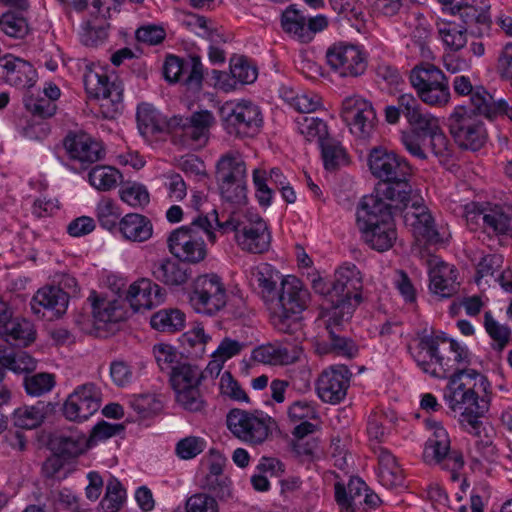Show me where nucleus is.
Here are the masks:
<instances>
[{"mask_svg": "<svg viewBox=\"0 0 512 512\" xmlns=\"http://www.w3.org/2000/svg\"><path fill=\"white\" fill-rule=\"evenodd\" d=\"M411 355L418 367L432 377L448 382L444 393L474 390L488 394L490 383L486 376L475 369L466 368L471 363V354L466 346L453 339L439 336H423L411 348Z\"/></svg>", "mask_w": 512, "mask_h": 512, "instance_id": "nucleus-1", "label": "nucleus"}, {"mask_svg": "<svg viewBox=\"0 0 512 512\" xmlns=\"http://www.w3.org/2000/svg\"><path fill=\"white\" fill-rule=\"evenodd\" d=\"M409 202L396 205L379 196H364L357 209V226L361 238L372 249L384 252L393 247L397 231L393 216L408 207Z\"/></svg>", "mask_w": 512, "mask_h": 512, "instance_id": "nucleus-2", "label": "nucleus"}, {"mask_svg": "<svg viewBox=\"0 0 512 512\" xmlns=\"http://www.w3.org/2000/svg\"><path fill=\"white\" fill-rule=\"evenodd\" d=\"M369 169L373 176L384 183L379 184L370 196L396 201V205L409 202L412 187L408 182L411 166L408 161L383 147H374L368 156Z\"/></svg>", "mask_w": 512, "mask_h": 512, "instance_id": "nucleus-3", "label": "nucleus"}, {"mask_svg": "<svg viewBox=\"0 0 512 512\" xmlns=\"http://www.w3.org/2000/svg\"><path fill=\"white\" fill-rule=\"evenodd\" d=\"M309 301L310 293L302 282L294 276L285 277L282 289L268 306L274 328L286 334H295L296 340L302 338L301 314Z\"/></svg>", "mask_w": 512, "mask_h": 512, "instance_id": "nucleus-4", "label": "nucleus"}, {"mask_svg": "<svg viewBox=\"0 0 512 512\" xmlns=\"http://www.w3.org/2000/svg\"><path fill=\"white\" fill-rule=\"evenodd\" d=\"M213 222V218L208 215H199L190 224L173 230L167 238L169 252L183 263L202 262L207 256L203 236L206 235L211 243H215L217 239Z\"/></svg>", "mask_w": 512, "mask_h": 512, "instance_id": "nucleus-5", "label": "nucleus"}, {"mask_svg": "<svg viewBox=\"0 0 512 512\" xmlns=\"http://www.w3.org/2000/svg\"><path fill=\"white\" fill-rule=\"evenodd\" d=\"M211 216L219 229L235 233V241L241 250L252 254H262L269 250L271 232L265 220L257 213L232 212L221 222L217 211L213 209Z\"/></svg>", "mask_w": 512, "mask_h": 512, "instance_id": "nucleus-6", "label": "nucleus"}, {"mask_svg": "<svg viewBox=\"0 0 512 512\" xmlns=\"http://www.w3.org/2000/svg\"><path fill=\"white\" fill-rule=\"evenodd\" d=\"M362 279L354 264L341 266L335 272L331 293L336 295L337 305L328 309L329 323L340 324L348 321L361 300Z\"/></svg>", "mask_w": 512, "mask_h": 512, "instance_id": "nucleus-7", "label": "nucleus"}, {"mask_svg": "<svg viewBox=\"0 0 512 512\" xmlns=\"http://www.w3.org/2000/svg\"><path fill=\"white\" fill-rule=\"evenodd\" d=\"M226 423L236 438L254 446L264 443L275 427L274 419L259 409H231L227 414Z\"/></svg>", "mask_w": 512, "mask_h": 512, "instance_id": "nucleus-8", "label": "nucleus"}, {"mask_svg": "<svg viewBox=\"0 0 512 512\" xmlns=\"http://www.w3.org/2000/svg\"><path fill=\"white\" fill-rule=\"evenodd\" d=\"M204 379V372L189 363H178L170 372V383L175 394V401L183 409L198 412L204 407L200 384Z\"/></svg>", "mask_w": 512, "mask_h": 512, "instance_id": "nucleus-9", "label": "nucleus"}, {"mask_svg": "<svg viewBox=\"0 0 512 512\" xmlns=\"http://www.w3.org/2000/svg\"><path fill=\"white\" fill-rule=\"evenodd\" d=\"M90 98L99 101L100 114L105 119H114L123 109V87L121 83L109 81L102 70L88 68L83 77Z\"/></svg>", "mask_w": 512, "mask_h": 512, "instance_id": "nucleus-10", "label": "nucleus"}, {"mask_svg": "<svg viewBox=\"0 0 512 512\" xmlns=\"http://www.w3.org/2000/svg\"><path fill=\"white\" fill-rule=\"evenodd\" d=\"M410 82L419 98L429 105H445L449 102L448 80L443 72L431 63L416 65L410 72Z\"/></svg>", "mask_w": 512, "mask_h": 512, "instance_id": "nucleus-11", "label": "nucleus"}, {"mask_svg": "<svg viewBox=\"0 0 512 512\" xmlns=\"http://www.w3.org/2000/svg\"><path fill=\"white\" fill-rule=\"evenodd\" d=\"M189 300L196 312L214 315L225 307L227 295L217 275H202L194 281Z\"/></svg>", "mask_w": 512, "mask_h": 512, "instance_id": "nucleus-12", "label": "nucleus"}, {"mask_svg": "<svg viewBox=\"0 0 512 512\" xmlns=\"http://www.w3.org/2000/svg\"><path fill=\"white\" fill-rule=\"evenodd\" d=\"M424 460L428 464H437L442 469L451 473V479L457 480V472L463 467L464 460L462 454L457 450L450 449V439L447 431L437 426L432 436L426 442L423 454Z\"/></svg>", "mask_w": 512, "mask_h": 512, "instance_id": "nucleus-13", "label": "nucleus"}, {"mask_svg": "<svg viewBox=\"0 0 512 512\" xmlns=\"http://www.w3.org/2000/svg\"><path fill=\"white\" fill-rule=\"evenodd\" d=\"M63 145L69 158L79 162L83 168L103 160L106 154L103 142L84 130L70 131Z\"/></svg>", "mask_w": 512, "mask_h": 512, "instance_id": "nucleus-14", "label": "nucleus"}, {"mask_svg": "<svg viewBox=\"0 0 512 512\" xmlns=\"http://www.w3.org/2000/svg\"><path fill=\"white\" fill-rule=\"evenodd\" d=\"M351 377V371L343 364L324 369L316 381L318 397L325 403L339 404L347 395Z\"/></svg>", "mask_w": 512, "mask_h": 512, "instance_id": "nucleus-15", "label": "nucleus"}, {"mask_svg": "<svg viewBox=\"0 0 512 512\" xmlns=\"http://www.w3.org/2000/svg\"><path fill=\"white\" fill-rule=\"evenodd\" d=\"M327 62L342 77H356L364 73L367 67L362 50L352 44L337 43L328 48Z\"/></svg>", "mask_w": 512, "mask_h": 512, "instance_id": "nucleus-16", "label": "nucleus"}, {"mask_svg": "<svg viewBox=\"0 0 512 512\" xmlns=\"http://www.w3.org/2000/svg\"><path fill=\"white\" fill-rule=\"evenodd\" d=\"M100 391L93 383L78 386L64 403L63 412L70 421L82 422L100 408Z\"/></svg>", "mask_w": 512, "mask_h": 512, "instance_id": "nucleus-17", "label": "nucleus"}, {"mask_svg": "<svg viewBox=\"0 0 512 512\" xmlns=\"http://www.w3.org/2000/svg\"><path fill=\"white\" fill-rule=\"evenodd\" d=\"M163 74L170 83H175L183 78L184 84L194 90H200L203 81V65L198 56H190L187 59H181L170 55L166 58Z\"/></svg>", "mask_w": 512, "mask_h": 512, "instance_id": "nucleus-18", "label": "nucleus"}, {"mask_svg": "<svg viewBox=\"0 0 512 512\" xmlns=\"http://www.w3.org/2000/svg\"><path fill=\"white\" fill-rule=\"evenodd\" d=\"M420 198L412 192L408 207L405 208L404 219L412 227L413 234L429 244L443 241V235L437 230L431 213L425 206L419 204Z\"/></svg>", "mask_w": 512, "mask_h": 512, "instance_id": "nucleus-19", "label": "nucleus"}, {"mask_svg": "<svg viewBox=\"0 0 512 512\" xmlns=\"http://www.w3.org/2000/svg\"><path fill=\"white\" fill-rule=\"evenodd\" d=\"M68 304V293L57 286L40 288L30 302L33 313L48 320L57 319L64 315Z\"/></svg>", "mask_w": 512, "mask_h": 512, "instance_id": "nucleus-20", "label": "nucleus"}, {"mask_svg": "<svg viewBox=\"0 0 512 512\" xmlns=\"http://www.w3.org/2000/svg\"><path fill=\"white\" fill-rule=\"evenodd\" d=\"M248 281L268 307L282 289L285 278L272 265L260 263L250 268Z\"/></svg>", "mask_w": 512, "mask_h": 512, "instance_id": "nucleus-21", "label": "nucleus"}, {"mask_svg": "<svg viewBox=\"0 0 512 512\" xmlns=\"http://www.w3.org/2000/svg\"><path fill=\"white\" fill-rule=\"evenodd\" d=\"M509 215L500 206L479 209L467 206L466 221L472 226H480L488 235H506L509 228Z\"/></svg>", "mask_w": 512, "mask_h": 512, "instance_id": "nucleus-22", "label": "nucleus"}, {"mask_svg": "<svg viewBox=\"0 0 512 512\" xmlns=\"http://www.w3.org/2000/svg\"><path fill=\"white\" fill-rule=\"evenodd\" d=\"M163 289L151 279L142 278L132 283L126 291L125 299L134 312L150 310L164 301Z\"/></svg>", "mask_w": 512, "mask_h": 512, "instance_id": "nucleus-23", "label": "nucleus"}, {"mask_svg": "<svg viewBox=\"0 0 512 512\" xmlns=\"http://www.w3.org/2000/svg\"><path fill=\"white\" fill-rule=\"evenodd\" d=\"M342 119L347 126L374 128L378 124L372 103L359 96L346 97L342 102Z\"/></svg>", "mask_w": 512, "mask_h": 512, "instance_id": "nucleus-24", "label": "nucleus"}, {"mask_svg": "<svg viewBox=\"0 0 512 512\" xmlns=\"http://www.w3.org/2000/svg\"><path fill=\"white\" fill-rule=\"evenodd\" d=\"M429 289L442 298H449L457 293L459 282L454 266L434 257L429 262Z\"/></svg>", "mask_w": 512, "mask_h": 512, "instance_id": "nucleus-25", "label": "nucleus"}, {"mask_svg": "<svg viewBox=\"0 0 512 512\" xmlns=\"http://www.w3.org/2000/svg\"><path fill=\"white\" fill-rule=\"evenodd\" d=\"M302 347L298 344H267L257 347L252 358L263 364L288 365L299 360Z\"/></svg>", "mask_w": 512, "mask_h": 512, "instance_id": "nucleus-26", "label": "nucleus"}, {"mask_svg": "<svg viewBox=\"0 0 512 512\" xmlns=\"http://www.w3.org/2000/svg\"><path fill=\"white\" fill-rule=\"evenodd\" d=\"M88 300L91 302L96 329L102 331L106 337L109 325L122 321L125 313L117 300L101 298L95 292L90 294Z\"/></svg>", "mask_w": 512, "mask_h": 512, "instance_id": "nucleus-27", "label": "nucleus"}, {"mask_svg": "<svg viewBox=\"0 0 512 512\" xmlns=\"http://www.w3.org/2000/svg\"><path fill=\"white\" fill-rule=\"evenodd\" d=\"M2 61V78L7 84L16 88L34 85L37 74L31 63L12 55L5 56Z\"/></svg>", "mask_w": 512, "mask_h": 512, "instance_id": "nucleus-28", "label": "nucleus"}, {"mask_svg": "<svg viewBox=\"0 0 512 512\" xmlns=\"http://www.w3.org/2000/svg\"><path fill=\"white\" fill-rule=\"evenodd\" d=\"M151 273L155 280L170 287L184 285L191 276V271L181 261L169 257L154 261Z\"/></svg>", "mask_w": 512, "mask_h": 512, "instance_id": "nucleus-29", "label": "nucleus"}, {"mask_svg": "<svg viewBox=\"0 0 512 512\" xmlns=\"http://www.w3.org/2000/svg\"><path fill=\"white\" fill-rule=\"evenodd\" d=\"M326 323L329 332V338L327 341H323L317 344V353L320 355L333 354L349 359L355 357L358 354V346L356 343L351 338L336 333L337 328L343 323H329L328 318L326 319Z\"/></svg>", "mask_w": 512, "mask_h": 512, "instance_id": "nucleus-30", "label": "nucleus"}, {"mask_svg": "<svg viewBox=\"0 0 512 512\" xmlns=\"http://www.w3.org/2000/svg\"><path fill=\"white\" fill-rule=\"evenodd\" d=\"M398 108L404 114L408 123L416 128H439L440 123L433 115L423 112L418 99L412 94H401Z\"/></svg>", "mask_w": 512, "mask_h": 512, "instance_id": "nucleus-31", "label": "nucleus"}, {"mask_svg": "<svg viewBox=\"0 0 512 512\" xmlns=\"http://www.w3.org/2000/svg\"><path fill=\"white\" fill-rule=\"evenodd\" d=\"M136 119L139 128H184L183 118L175 115L170 119L162 114L151 104L141 103L137 107Z\"/></svg>", "mask_w": 512, "mask_h": 512, "instance_id": "nucleus-32", "label": "nucleus"}, {"mask_svg": "<svg viewBox=\"0 0 512 512\" xmlns=\"http://www.w3.org/2000/svg\"><path fill=\"white\" fill-rule=\"evenodd\" d=\"M119 229L124 238L144 242L152 236L153 227L150 220L138 213H129L119 222Z\"/></svg>", "mask_w": 512, "mask_h": 512, "instance_id": "nucleus-33", "label": "nucleus"}, {"mask_svg": "<svg viewBox=\"0 0 512 512\" xmlns=\"http://www.w3.org/2000/svg\"><path fill=\"white\" fill-rule=\"evenodd\" d=\"M379 481L388 488L403 485V470L398 465L395 457L386 449L380 448L378 453Z\"/></svg>", "mask_w": 512, "mask_h": 512, "instance_id": "nucleus-34", "label": "nucleus"}, {"mask_svg": "<svg viewBox=\"0 0 512 512\" xmlns=\"http://www.w3.org/2000/svg\"><path fill=\"white\" fill-rule=\"evenodd\" d=\"M246 178V164L238 155L227 153L222 155L216 164V180L218 184Z\"/></svg>", "mask_w": 512, "mask_h": 512, "instance_id": "nucleus-35", "label": "nucleus"}, {"mask_svg": "<svg viewBox=\"0 0 512 512\" xmlns=\"http://www.w3.org/2000/svg\"><path fill=\"white\" fill-rule=\"evenodd\" d=\"M0 335L7 341H14L18 345L27 346L35 340L36 331L29 320L11 316L5 327L1 329Z\"/></svg>", "mask_w": 512, "mask_h": 512, "instance_id": "nucleus-36", "label": "nucleus"}, {"mask_svg": "<svg viewBox=\"0 0 512 512\" xmlns=\"http://www.w3.org/2000/svg\"><path fill=\"white\" fill-rule=\"evenodd\" d=\"M481 6L474 4H459L449 8H443L442 11H449L452 15H458L466 28L474 24L487 25L490 21V5L481 0Z\"/></svg>", "mask_w": 512, "mask_h": 512, "instance_id": "nucleus-37", "label": "nucleus"}, {"mask_svg": "<svg viewBox=\"0 0 512 512\" xmlns=\"http://www.w3.org/2000/svg\"><path fill=\"white\" fill-rule=\"evenodd\" d=\"M36 360L24 351L14 352L6 345H0V364L8 370L20 374L36 368Z\"/></svg>", "mask_w": 512, "mask_h": 512, "instance_id": "nucleus-38", "label": "nucleus"}, {"mask_svg": "<svg viewBox=\"0 0 512 512\" xmlns=\"http://www.w3.org/2000/svg\"><path fill=\"white\" fill-rule=\"evenodd\" d=\"M230 125H245L248 127H260L263 119L258 106L251 102H242L231 108L224 116Z\"/></svg>", "mask_w": 512, "mask_h": 512, "instance_id": "nucleus-39", "label": "nucleus"}, {"mask_svg": "<svg viewBox=\"0 0 512 512\" xmlns=\"http://www.w3.org/2000/svg\"><path fill=\"white\" fill-rule=\"evenodd\" d=\"M319 149L323 160L324 168L327 171H334L346 164L347 157L344 148L335 139L328 136L327 138L319 136Z\"/></svg>", "mask_w": 512, "mask_h": 512, "instance_id": "nucleus-40", "label": "nucleus"}, {"mask_svg": "<svg viewBox=\"0 0 512 512\" xmlns=\"http://www.w3.org/2000/svg\"><path fill=\"white\" fill-rule=\"evenodd\" d=\"M47 412V406L38 402L33 406L17 408L12 415L14 426L21 429H34L41 425Z\"/></svg>", "mask_w": 512, "mask_h": 512, "instance_id": "nucleus-41", "label": "nucleus"}, {"mask_svg": "<svg viewBox=\"0 0 512 512\" xmlns=\"http://www.w3.org/2000/svg\"><path fill=\"white\" fill-rule=\"evenodd\" d=\"M281 26L292 38L302 43H308V32L306 31V18L294 5H290L282 13Z\"/></svg>", "mask_w": 512, "mask_h": 512, "instance_id": "nucleus-42", "label": "nucleus"}, {"mask_svg": "<svg viewBox=\"0 0 512 512\" xmlns=\"http://www.w3.org/2000/svg\"><path fill=\"white\" fill-rule=\"evenodd\" d=\"M438 34L443 43L452 51L461 50L467 43V28L439 19L436 22Z\"/></svg>", "mask_w": 512, "mask_h": 512, "instance_id": "nucleus-43", "label": "nucleus"}, {"mask_svg": "<svg viewBox=\"0 0 512 512\" xmlns=\"http://www.w3.org/2000/svg\"><path fill=\"white\" fill-rule=\"evenodd\" d=\"M87 442L85 434L77 431L61 433L53 440L55 449L67 457L81 454L85 450Z\"/></svg>", "mask_w": 512, "mask_h": 512, "instance_id": "nucleus-44", "label": "nucleus"}, {"mask_svg": "<svg viewBox=\"0 0 512 512\" xmlns=\"http://www.w3.org/2000/svg\"><path fill=\"white\" fill-rule=\"evenodd\" d=\"M367 491L368 488L365 482L358 477H354L350 479L347 488L339 483L335 485V498L342 508L349 510L356 505V499Z\"/></svg>", "mask_w": 512, "mask_h": 512, "instance_id": "nucleus-45", "label": "nucleus"}, {"mask_svg": "<svg viewBox=\"0 0 512 512\" xmlns=\"http://www.w3.org/2000/svg\"><path fill=\"white\" fill-rule=\"evenodd\" d=\"M488 409L489 401H482L474 407L462 410L459 416V424L469 434L480 437L483 430L481 418Z\"/></svg>", "mask_w": 512, "mask_h": 512, "instance_id": "nucleus-46", "label": "nucleus"}, {"mask_svg": "<svg viewBox=\"0 0 512 512\" xmlns=\"http://www.w3.org/2000/svg\"><path fill=\"white\" fill-rule=\"evenodd\" d=\"M332 9L342 18L351 22V26L358 32L364 28V14L362 6L357 0H329Z\"/></svg>", "mask_w": 512, "mask_h": 512, "instance_id": "nucleus-47", "label": "nucleus"}, {"mask_svg": "<svg viewBox=\"0 0 512 512\" xmlns=\"http://www.w3.org/2000/svg\"><path fill=\"white\" fill-rule=\"evenodd\" d=\"M151 326L162 332H176L184 327L185 315L178 309H162L150 320Z\"/></svg>", "mask_w": 512, "mask_h": 512, "instance_id": "nucleus-48", "label": "nucleus"}, {"mask_svg": "<svg viewBox=\"0 0 512 512\" xmlns=\"http://www.w3.org/2000/svg\"><path fill=\"white\" fill-rule=\"evenodd\" d=\"M0 30L7 36L23 39L30 32L27 19L14 11H7L0 16Z\"/></svg>", "mask_w": 512, "mask_h": 512, "instance_id": "nucleus-49", "label": "nucleus"}, {"mask_svg": "<svg viewBox=\"0 0 512 512\" xmlns=\"http://www.w3.org/2000/svg\"><path fill=\"white\" fill-rule=\"evenodd\" d=\"M209 139L208 130H172L171 140L174 145L189 150L203 148Z\"/></svg>", "mask_w": 512, "mask_h": 512, "instance_id": "nucleus-50", "label": "nucleus"}, {"mask_svg": "<svg viewBox=\"0 0 512 512\" xmlns=\"http://www.w3.org/2000/svg\"><path fill=\"white\" fill-rule=\"evenodd\" d=\"M120 178V172L111 166H96L88 174L89 183L101 191L115 188Z\"/></svg>", "mask_w": 512, "mask_h": 512, "instance_id": "nucleus-51", "label": "nucleus"}, {"mask_svg": "<svg viewBox=\"0 0 512 512\" xmlns=\"http://www.w3.org/2000/svg\"><path fill=\"white\" fill-rule=\"evenodd\" d=\"M480 392L465 390V392L444 393L443 398L448 407L456 412L476 406L479 402L488 401L487 394L479 395Z\"/></svg>", "mask_w": 512, "mask_h": 512, "instance_id": "nucleus-52", "label": "nucleus"}, {"mask_svg": "<svg viewBox=\"0 0 512 512\" xmlns=\"http://www.w3.org/2000/svg\"><path fill=\"white\" fill-rule=\"evenodd\" d=\"M425 132H435V130H402L400 134V141L407 152L421 160L427 159Z\"/></svg>", "mask_w": 512, "mask_h": 512, "instance_id": "nucleus-53", "label": "nucleus"}, {"mask_svg": "<svg viewBox=\"0 0 512 512\" xmlns=\"http://www.w3.org/2000/svg\"><path fill=\"white\" fill-rule=\"evenodd\" d=\"M125 499V490L115 477L110 476L106 485V493L101 500L105 512H117Z\"/></svg>", "mask_w": 512, "mask_h": 512, "instance_id": "nucleus-54", "label": "nucleus"}, {"mask_svg": "<svg viewBox=\"0 0 512 512\" xmlns=\"http://www.w3.org/2000/svg\"><path fill=\"white\" fill-rule=\"evenodd\" d=\"M55 385V377L50 373H37L24 378V387L28 395L42 396L52 390Z\"/></svg>", "mask_w": 512, "mask_h": 512, "instance_id": "nucleus-55", "label": "nucleus"}, {"mask_svg": "<svg viewBox=\"0 0 512 512\" xmlns=\"http://www.w3.org/2000/svg\"><path fill=\"white\" fill-rule=\"evenodd\" d=\"M24 106L34 119H47L56 112V104L53 101L34 95L25 96Z\"/></svg>", "mask_w": 512, "mask_h": 512, "instance_id": "nucleus-56", "label": "nucleus"}, {"mask_svg": "<svg viewBox=\"0 0 512 512\" xmlns=\"http://www.w3.org/2000/svg\"><path fill=\"white\" fill-rule=\"evenodd\" d=\"M455 142L463 149L479 150L486 141V130H450Z\"/></svg>", "mask_w": 512, "mask_h": 512, "instance_id": "nucleus-57", "label": "nucleus"}, {"mask_svg": "<svg viewBox=\"0 0 512 512\" xmlns=\"http://www.w3.org/2000/svg\"><path fill=\"white\" fill-rule=\"evenodd\" d=\"M97 218L100 225L111 230L116 227L121 211L111 199H102L97 205Z\"/></svg>", "mask_w": 512, "mask_h": 512, "instance_id": "nucleus-58", "label": "nucleus"}, {"mask_svg": "<svg viewBox=\"0 0 512 512\" xmlns=\"http://www.w3.org/2000/svg\"><path fill=\"white\" fill-rule=\"evenodd\" d=\"M491 95L482 87L476 88L471 95V106L489 120L496 119V102L491 103Z\"/></svg>", "mask_w": 512, "mask_h": 512, "instance_id": "nucleus-59", "label": "nucleus"}, {"mask_svg": "<svg viewBox=\"0 0 512 512\" xmlns=\"http://www.w3.org/2000/svg\"><path fill=\"white\" fill-rule=\"evenodd\" d=\"M230 72L233 78L242 84H249L256 80L257 69L243 57H233L230 60Z\"/></svg>", "mask_w": 512, "mask_h": 512, "instance_id": "nucleus-60", "label": "nucleus"}, {"mask_svg": "<svg viewBox=\"0 0 512 512\" xmlns=\"http://www.w3.org/2000/svg\"><path fill=\"white\" fill-rule=\"evenodd\" d=\"M484 325L489 336L496 342L498 350L501 351L510 339V328L498 323L490 312L484 315Z\"/></svg>", "mask_w": 512, "mask_h": 512, "instance_id": "nucleus-61", "label": "nucleus"}, {"mask_svg": "<svg viewBox=\"0 0 512 512\" xmlns=\"http://www.w3.org/2000/svg\"><path fill=\"white\" fill-rule=\"evenodd\" d=\"M119 193L121 200L132 207H142L149 203V193L141 184L125 185Z\"/></svg>", "mask_w": 512, "mask_h": 512, "instance_id": "nucleus-62", "label": "nucleus"}, {"mask_svg": "<svg viewBox=\"0 0 512 512\" xmlns=\"http://www.w3.org/2000/svg\"><path fill=\"white\" fill-rule=\"evenodd\" d=\"M206 447V441L197 436H188L181 439L176 445V454L184 460L195 458Z\"/></svg>", "mask_w": 512, "mask_h": 512, "instance_id": "nucleus-63", "label": "nucleus"}, {"mask_svg": "<svg viewBox=\"0 0 512 512\" xmlns=\"http://www.w3.org/2000/svg\"><path fill=\"white\" fill-rule=\"evenodd\" d=\"M222 198L232 204L241 205L246 202V185L244 180L218 184Z\"/></svg>", "mask_w": 512, "mask_h": 512, "instance_id": "nucleus-64", "label": "nucleus"}]
</instances>
